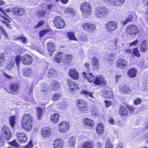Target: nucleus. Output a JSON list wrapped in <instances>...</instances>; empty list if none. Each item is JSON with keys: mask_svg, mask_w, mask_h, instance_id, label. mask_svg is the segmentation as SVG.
<instances>
[{"mask_svg": "<svg viewBox=\"0 0 148 148\" xmlns=\"http://www.w3.org/2000/svg\"><path fill=\"white\" fill-rule=\"evenodd\" d=\"M37 114L38 118V119H41L42 115L43 114V110L40 107H36Z\"/></svg>", "mask_w": 148, "mask_h": 148, "instance_id": "41", "label": "nucleus"}, {"mask_svg": "<svg viewBox=\"0 0 148 148\" xmlns=\"http://www.w3.org/2000/svg\"><path fill=\"white\" fill-rule=\"evenodd\" d=\"M49 90V88L46 84H44L42 86V89L41 91L42 94L43 95H47L49 92L48 90Z\"/></svg>", "mask_w": 148, "mask_h": 148, "instance_id": "35", "label": "nucleus"}, {"mask_svg": "<svg viewBox=\"0 0 148 148\" xmlns=\"http://www.w3.org/2000/svg\"><path fill=\"white\" fill-rule=\"evenodd\" d=\"M118 27V23L114 21H110L106 23L105 29L108 32H112L115 30Z\"/></svg>", "mask_w": 148, "mask_h": 148, "instance_id": "9", "label": "nucleus"}, {"mask_svg": "<svg viewBox=\"0 0 148 148\" xmlns=\"http://www.w3.org/2000/svg\"><path fill=\"white\" fill-rule=\"evenodd\" d=\"M12 11L13 14L19 16L23 15L25 13V10L20 7H14L12 9Z\"/></svg>", "mask_w": 148, "mask_h": 148, "instance_id": "18", "label": "nucleus"}, {"mask_svg": "<svg viewBox=\"0 0 148 148\" xmlns=\"http://www.w3.org/2000/svg\"><path fill=\"white\" fill-rule=\"evenodd\" d=\"M109 13V11L105 7L99 6L95 10V14L97 18H101L105 17Z\"/></svg>", "mask_w": 148, "mask_h": 148, "instance_id": "4", "label": "nucleus"}, {"mask_svg": "<svg viewBox=\"0 0 148 148\" xmlns=\"http://www.w3.org/2000/svg\"><path fill=\"white\" fill-rule=\"evenodd\" d=\"M125 106L129 113L130 114H132L135 111V108L133 106H130L128 104L125 105Z\"/></svg>", "mask_w": 148, "mask_h": 148, "instance_id": "44", "label": "nucleus"}, {"mask_svg": "<svg viewBox=\"0 0 148 148\" xmlns=\"http://www.w3.org/2000/svg\"><path fill=\"white\" fill-rule=\"evenodd\" d=\"M67 37L70 40H74L77 41L75 34L72 32H69L66 33Z\"/></svg>", "mask_w": 148, "mask_h": 148, "instance_id": "36", "label": "nucleus"}, {"mask_svg": "<svg viewBox=\"0 0 148 148\" xmlns=\"http://www.w3.org/2000/svg\"><path fill=\"white\" fill-rule=\"evenodd\" d=\"M86 73L85 71H84L82 73V75L84 79L88 80L89 82H92L94 79V76L92 73Z\"/></svg>", "mask_w": 148, "mask_h": 148, "instance_id": "24", "label": "nucleus"}, {"mask_svg": "<svg viewBox=\"0 0 148 148\" xmlns=\"http://www.w3.org/2000/svg\"><path fill=\"white\" fill-rule=\"evenodd\" d=\"M64 12L67 15L73 16L75 15L74 10L72 8H66L64 9Z\"/></svg>", "mask_w": 148, "mask_h": 148, "instance_id": "30", "label": "nucleus"}, {"mask_svg": "<svg viewBox=\"0 0 148 148\" xmlns=\"http://www.w3.org/2000/svg\"><path fill=\"white\" fill-rule=\"evenodd\" d=\"M104 97L106 99L112 98L114 97L112 92L109 90H107L106 91V92L104 93Z\"/></svg>", "mask_w": 148, "mask_h": 148, "instance_id": "45", "label": "nucleus"}, {"mask_svg": "<svg viewBox=\"0 0 148 148\" xmlns=\"http://www.w3.org/2000/svg\"><path fill=\"white\" fill-rule=\"evenodd\" d=\"M105 148H113V146L109 139L106 142Z\"/></svg>", "mask_w": 148, "mask_h": 148, "instance_id": "56", "label": "nucleus"}, {"mask_svg": "<svg viewBox=\"0 0 148 148\" xmlns=\"http://www.w3.org/2000/svg\"><path fill=\"white\" fill-rule=\"evenodd\" d=\"M116 67L119 69H123L126 68L128 66L127 61L124 59L119 58L115 62Z\"/></svg>", "mask_w": 148, "mask_h": 148, "instance_id": "10", "label": "nucleus"}, {"mask_svg": "<svg viewBox=\"0 0 148 148\" xmlns=\"http://www.w3.org/2000/svg\"><path fill=\"white\" fill-rule=\"evenodd\" d=\"M73 59V55L71 54L66 55L64 57V60L67 63L71 62Z\"/></svg>", "mask_w": 148, "mask_h": 148, "instance_id": "43", "label": "nucleus"}, {"mask_svg": "<svg viewBox=\"0 0 148 148\" xmlns=\"http://www.w3.org/2000/svg\"><path fill=\"white\" fill-rule=\"evenodd\" d=\"M76 104L78 109L81 112L86 113L89 109V107L87 102L84 99H77L76 101Z\"/></svg>", "mask_w": 148, "mask_h": 148, "instance_id": "5", "label": "nucleus"}, {"mask_svg": "<svg viewBox=\"0 0 148 148\" xmlns=\"http://www.w3.org/2000/svg\"><path fill=\"white\" fill-rule=\"evenodd\" d=\"M76 140L73 136L69 138L68 141V144L71 147H74L76 144Z\"/></svg>", "mask_w": 148, "mask_h": 148, "instance_id": "42", "label": "nucleus"}, {"mask_svg": "<svg viewBox=\"0 0 148 148\" xmlns=\"http://www.w3.org/2000/svg\"><path fill=\"white\" fill-rule=\"evenodd\" d=\"M125 32L131 36H136L139 34L140 31L137 26L133 24L128 25L126 28Z\"/></svg>", "mask_w": 148, "mask_h": 148, "instance_id": "6", "label": "nucleus"}, {"mask_svg": "<svg viewBox=\"0 0 148 148\" xmlns=\"http://www.w3.org/2000/svg\"><path fill=\"white\" fill-rule=\"evenodd\" d=\"M60 117V114L58 113H53L51 115L50 119L53 123H57Z\"/></svg>", "mask_w": 148, "mask_h": 148, "instance_id": "28", "label": "nucleus"}, {"mask_svg": "<svg viewBox=\"0 0 148 148\" xmlns=\"http://www.w3.org/2000/svg\"><path fill=\"white\" fill-rule=\"evenodd\" d=\"M8 143L12 147H18L19 144L17 143L15 139H14L11 142H8Z\"/></svg>", "mask_w": 148, "mask_h": 148, "instance_id": "49", "label": "nucleus"}, {"mask_svg": "<svg viewBox=\"0 0 148 148\" xmlns=\"http://www.w3.org/2000/svg\"><path fill=\"white\" fill-rule=\"evenodd\" d=\"M118 111L120 116L122 118L127 117L129 116V113L128 110L127 108H126L123 105H120Z\"/></svg>", "mask_w": 148, "mask_h": 148, "instance_id": "16", "label": "nucleus"}, {"mask_svg": "<svg viewBox=\"0 0 148 148\" xmlns=\"http://www.w3.org/2000/svg\"><path fill=\"white\" fill-rule=\"evenodd\" d=\"M32 73V71L31 69L30 68H26L24 69L23 75L24 76L29 77Z\"/></svg>", "mask_w": 148, "mask_h": 148, "instance_id": "40", "label": "nucleus"}, {"mask_svg": "<svg viewBox=\"0 0 148 148\" xmlns=\"http://www.w3.org/2000/svg\"><path fill=\"white\" fill-rule=\"evenodd\" d=\"M44 47L43 48L42 47H36V48L37 51L40 53H42L44 52Z\"/></svg>", "mask_w": 148, "mask_h": 148, "instance_id": "63", "label": "nucleus"}, {"mask_svg": "<svg viewBox=\"0 0 148 148\" xmlns=\"http://www.w3.org/2000/svg\"><path fill=\"white\" fill-rule=\"evenodd\" d=\"M20 87V84L17 82H15L11 84L9 86V88L12 93H16L19 91Z\"/></svg>", "mask_w": 148, "mask_h": 148, "instance_id": "23", "label": "nucleus"}, {"mask_svg": "<svg viewBox=\"0 0 148 148\" xmlns=\"http://www.w3.org/2000/svg\"><path fill=\"white\" fill-rule=\"evenodd\" d=\"M70 127L69 123L66 121H61L59 124L58 129L59 131L62 132L68 131Z\"/></svg>", "mask_w": 148, "mask_h": 148, "instance_id": "15", "label": "nucleus"}, {"mask_svg": "<svg viewBox=\"0 0 148 148\" xmlns=\"http://www.w3.org/2000/svg\"><path fill=\"white\" fill-rule=\"evenodd\" d=\"M125 2V0H115L114 1H111L110 3L111 4L116 6H120L124 4Z\"/></svg>", "mask_w": 148, "mask_h": 148, "instance_id": "33", "label": "nucleus"}, {"mask_svg": "<svg viewBox=\"0 0 148 148\" xmlns=\"http://www.w3.org/2000/svg\"><path fill=\"white\" fill-rule=\"evenodd\" d=\"M69 75L73 79L77 80L79 78V73L75 69H70L69 71Z\"/></svg>", "mask_w": 148, "mask_h": 148, "instance_id": "21", "label": "nucleus"}, {"mask_svg": "<svg viewBox=\"0 0 148 148\" xmlns=\"http://www.w3.org/2000/svg\"><path fill=\"white\" fill-rule=\"evenodd\" d=\"M33 118L29 114H24L22 117L21 123V127L25 131L30 132L32 128Z\"/></svg>", "mask_w": 148, "mask_h": 148, "instance_id": "1", "label": "nucleus"}, {"mask_svg": "<svg viewBox=\"0 0 148 148\" xmlns=\"http://www.w3.org/2000/svg\"><path fill=\"white\" fill-rule=\"evenodd\" d=\"M61 96V93H55L53 95L52 99V100L56 101L59 99Z\"/></svg>", "mask_w": 148, "mask_h": 148, "instance_id": "52", "label": "nucleus"}, {"mask_svg": "<svg viewBox=\"0 0 148 148\" xmlns=\"http://www.w3.org/2000/svg\"><path fill=\"white\" fill-rule=\"evenodd\" d=\"M147 45H148V39L147 40H143L140 46H147Z\"/></svg>", "mask_w": 148, "mask_h": 148, "instance_id": "62", "label": "nucleus"}, {"mask_svg": "<svg viewBox=\"0 0 148 148\" xmlns=\"http://www.w3.org/2000/svg\"><path fill=\"white\" fill-rule=\"evenodd\" d=\"M40 134L43 138H49L52 134V130L49 127H43L40 130Z\"/></svg>", "mask_w": 148, "mask_h": 148, "instance_id": "14", "label": "nucleus"}, {"mask_svg": "<svg viewBox=\"0 0 148 148\" xmlns=\"http://www.w3.org/2000/svg\"><path fill=\"white\" fill-rule=\"evenodd\" d=\"M120 90L121 91L125 94H129L130 91V89L126 85H124Z\"/></svg>", "mask_w": 148, "mask_h": 148, "instance_id": "39", "label": "nucleus"}, {"mask_svg": "<svg viewBox=\"0 0 148 148\" xmlns=\"http://www.w3.org/2000/svg\"><path fill=\"white\" fill-rule=\"evenodd\" d=\"M45 23V22L43 20H41L39 21L37 24L35 25L34 27V28L36 29L38 28L41 26H43Z\"/></svg>", "mask_w": 148, "mask_h": 148, "instance_id": "50", "label": "nucleus"}, {"mask_svg": "<svg viewBox=\"0 0 148 148\" xmlns=\"http://www.w3.org/2000/svg\"><path fill=\"white\" fill-rule=\"evenodd\" d=\"M133 54L135 56L138 58H139L140 56V52L137 48L136 47L133 50Z\"/></svg>", "mask_w": 148, "mask_h": 148, "instance_id": "55", "label": "nucleus"}, {"mask_svg": "<svg viewBox=\"0 0 148 148\" xmlns=\"http://www.w3.org/2000/svg\"><path fill=\"white\" fill-rule=\"evenodd\" d=\"M0 134V146H3L5 143L4 140L9 141L12 138V132L10 128L4 125L1 128Z\"/></svg>", "mask_w": 148, "mask_h": 148, "instance_id": "2", "label": "nucleus"}, {"mask_svg": "<svg viewBox=\"0 0 148 148\" xmlns=\"http://www.w3.org/2000/svg\"><path fill=\"white\" fill-rule=\"evenodd\" d=\"M142 102V99L141 98H137L134 100L133 103L135 105H137L140 104Z\"/></svg>", "mask_w": 148, "mask_h": 148, "instance_id": "53", "label": "nucleus"}, {"mask_svg": "<svg viewBox=\"0 0 148 148\" xmlns=\"http://www.w3.org/2000/svg\"><path fill=\"white\" fill-rule=\"evenodd\" d=\"M53 23L55 26L58 29H63L65 25L64 21L61 16H56L54 17Z\"/></svg>", "mask_w": 148, "mask_h": 148, "instance_id": "8", "label": "nucleus"}, {"mask_svg": "<svg viewBox=\"0 0 148 148\" xmlns=\"http://www.w3.org/2000/svg\"><path fill=\"white\" fill-rule=\"evenodd\" d=\"M46 11L41 10L38 11L36 13V15L39 17H44L46 13Z\"/></svg>", "mask_w": 148, "mask_h": 148, "instance_id": "54", "label": "nucleus"}, {"mask_svg": "<svg viewBox=\"0 0 148 148\" xmlns=\"http://www.w3.org/2000/svg\"><path fill=\"white\" fill-rule=\"evenodd\" d=\"M92 64L94 69H98L99 68V61L98 59L94 57L92 58L91 61Z\"/></svg>", "mask_w": 148, "mask_h": 148, "instance_id": "32", "label": "nucleus"}, {"mask_svg": "<svg viewBox=\"0 0 148 148\" xmlns=\"http://www.w3.org/2000/svg\"><path fill=\"white\" fill-rule=\"evenodd\" d=\"M17 40L21 41L23 44H26L27 42V38L23 35L19 36L15 39Z\"/></svg>", "mask_w": 148, "mask_h": 148, "instance_id": "37", "label": "nucleus"}, {"mask_svg": "<svg viewBox=\"0 0 148 148\" xmlns=\"http://www.w3.org/2000/svg\"><path fill=\"white\" fill-rule=\"evenodd\" d=\"M61 87L60 83L58 81L53 80L50 82L49 87V90L53 92H56L59 90Z\"/></svg>", "mask_w": 148, "mask_h": 148, "instance_id": "11", "label": "nucleus"}, {"mask_svg": "<svg viewBox=\"0 0 148 148\" xmlns=\"http://www.w3.org/2000/svg\"><path fill=\"white\" fill-rule=\"evenodd\" d=\"M33 147V143L31 140H30L27 144L26 145L24 148H32Z\"/></svg>", "mask_w": 148, "mask_h": 148, "instance_id": "57", "label": "nucleus"}, {"mask_svg": "<svg viewBox=\"0 0 148 148\" xmlns=\"http://www.w3.org/2000/svg\"><path fill=\"white\" fill-rule=\"evenodd\" d=\"M3 75L5 78L8 79H12V77L11 76L8 75L5 72L3 73Z\"/></svg>", "mask_w": 148, "mask_h": 148, "instance_id": "64", "label": "nucleus"}, {"mask_svg": "<svg viewBox=\"0 0 148 148\" xmlns=\"http://www.w3.org/2000/svg\"><path fill=\"white\" fill-rule=\"evenodd\" d=\"M5 54L3 53H0V66H2L5 62Z\"/></svg>", "mask_w": 148, "mask_h": 148, "instance_id": "47", "label": "nucleus"}, {"mask_svg": "<svg viewBox=\"0 0 148 148\" xmlns=\"http://www.w3.org/2000/svg\"><path fill=\"white\" fill-rule=\"evenodd\" d=\"M67 84L69 90L73 93L75 94L77 91L80 89L78 84L72 79H68Z\"/></svg>", "mask_w": 148, "mask_h": 148, "instance_id": "7", "label": "nucleus"}, {"mask_svg": "<svg viewBox=\"0 0 148 148\" xmlns=\"http://www.w3.org/2000/svg\"><path fill=\"white\" fill-rule=\"evenodd\" d=\"M90 111L92 113V115H96L97 113V108L95 107H92L91 108Z\"/></svg>", "mask_w": 148, "mask_h": 148, "instance_id": "58", "label": "nucleus"}, {"mask_svg": "<svg viewBox=\"0 0 148 148\" xmlns=\"http://www.w3.org/2000/svg\"><path fill=\"white\" fill-rule=\"evenodd\" d=\"M104 101L105 103V106L106 108L109 107L112 104V102L110 101L105 100Z\"/></svg>", "mask_w": 148, "mask_h": 148, "instance_id": "60", "label": "nucleus"}, {"mask_svg": "<svg viewBox=\"0 0 148 148\" xmlns=\"http://www.w3.org/2000/svg\"><path fill=\"white\" fill-rule=\"evenodd\" d=\"M22 60L23 64L26 65L31 64L33 60L32 56L27 54H25L23 56Z\"/></svg>", "mask_w": 148, "mask_h": 148, "instance_id": "19", "label": "nucleus"}, {"mask_svg": "<svg viewBox=\"0 0 148 148\" xmlns=\"http://www.w3.org/2000/svg\"><path fill=\"white\" fill-rule=\"evenodd\" d=\"M64 141L62 138H58L56 139L53 144V148H62L64 145Z\"/></svg>", "mask_w": 148, "mask_h": 148, "instance_id": "20", "label": "nucleus"}, {"mask_svg": "<svg viewBox=\"0 0 148 148\" xmlns=\"http://www.w3.org/2000/svg\"><path fill=\"white\" fill-rule=\"evenodd\" d=\"M145 22L147 24H148V7L146 9V12L145 13Z\"/></svg>", "mask_w": 148, "mask_h": 148, "instance_id": "61", "label": "nucleus"}, {"mask_svg": "<svg viewBox=\"0 0 148 148\" xmlns=\"http://www.w3.org/2000/svg\"><path fill=\"white\" fill-rule=\"evenodd\" d=\"M15 121L16 116L15 115L11 116L9 118V124L11 128H13L14 127L16 123Z\"/></svg>", "mask_w": 148, "mask_h": 148, "instance_id": "34", "label": "nucleus"}, {"mask_svg": "<svg viewBox=\"0 0 148 148\" xmlns=\"http://www.w3.org/2000/svg\"><path fill=\"white\" fill-rule=\"evenodd\" d=\"M84 125L88 128H90L95 125L94 121L88 118H86L83 120Z\"/></svg>", "mask_w": 148, "mask_h": 148, "instance_id": "22", "label": "nucleus"}, {"mask_svg": "<svg viewBox=\"0 0 148 148\" xmlns=\"http://www.w3.org/2000/svg\"><path fill=\"white\" fill-rule=\"evenodd\" d=\"M63 53L61 51H59L57 53L54 58L55 62L58 63L62 62L63 61Z\"/></svg>", "mask_w": 148, "mask_h": 148, "instance_id": "25", "label": "nucleus"}, {"mask_svg": "<svg viewBox=\"0 0 148 148\" xmlns=\"http://www.w3.org/2000/svg\"><path fill=\"white\" fill-rule=\"evenodd\" d=\"M16 140L20 144H25L27 141V137L24 132H17L16 134Z\"/></svg>", "mask_w": 148, "mask_h": 148, "instance_id": "12", "label": "nucleus"}, {"mask_svg": "<svg viewBox=\"0 0 148 148\" xmlns=\"http://www.w3.org/2000/svg\"><path fill=\"white\" fill-rule=\"evenodd\" d=\"M50 31L47 29H45L40 31L39 32V36L40 37L42 38L43 36L46 34L48 32Z\"/></svg>", "mask_w": 148, "mask_h": 148, "instance_id": "51", "label": "nucleus"}, {"mask_svg": "<svg viewBox=\"0 0 148 148\" xmlns=\"http://www.w3.org/2000/svg\"><path fill=\"white\" fill-rule=\"evenodd\" d=\"M93 83L96 85H101L106 86L107 84V82L103 77L96 76Z\"/></svg>", "mask_w": 148, "mask_h": 148, "instance_id": "17", "label": "nucleus"}, {"mask_svg": "<svg viewBox=\"0 0 148 148\" xmlns=\"http://www.w3.org/2000/svg\"><path fill=\"white\" fill-rule=\"evenodd\" d=\"M80 10L82 14L85 16V18L90 16L92 12V8L89 3L84 2L80 5Z\"/></svg>", "mask_w": 148, "mask_h": 148, "instance_id": "3", "label": "nucleus"}, {"mask_svg": "<svg viewBox=\"0 0 148 148\" xmlns=\"http://www.w3.org/2000/svg\"><path fill=\"white\" fill-rule=\"evenodd\" d=\"M84 66L86 69L87 72H89L90 71V65L89 63L88 62H86L84 63Z\"/></svg>", "mask_w": 148, "mask_h": 148, "instance_id": "59", "label": "nucleus"}, {"mask_svg": "<svg viewBox=\"0 0 148 148\" xmlns=\"http://www.w3.org/2000/svg\"><path fill=\"white\" fill-rule=\"evenodd\" d=\"M57 71L53 69H50L47 73V77L49 78H53L55 77L58 75Z\"/></svg>", "mask_w": 148, "mask_h": 148, "instance_id": "27", "label": "nucleus"}, {"mask_svg": "<svg viewBox=\"0 0 148 148\" xmlns=\"http://www.w3.org/2000/svg\"><path fill=\"white\" fill-rule=\"evenodd\" d=\"M82 27L84 30L92 33L95 32L96 28V26L94 24L89 22L83 23Z\"/></svg>", "mask_w": 148, "mask_h": 148, "instance_id": "13", "label": "nucleus"}, {"mask_svg": "<svg viewBox=\"0 0 148 148\" xmlns=\"http://www.w3.org/2000/svg\"><path fill=\"white\" fill-rule=\"evenodd\" d=\"M21 56L20 55H17L15 57V61L16 66L18 67H19L20 66V62L21 61Z\"/></svg>", "mask_w": 148, "mask_h": 148, "instance_id": "48", "label": "nucleus"}, {"mask_svg": "<svg viewBox=\"0 0 148 148\" xmlns=\"http://www.w3.org/2000/svg\"><path fill=\"white\" fill-rule=\"evenodd\" d=\"M96 130L97 134H102L104 132V126L101 123H99L97 127Z\"/></svg>", "mask_w": 148, "mask_h": 148, "instance_id": "31", "label": "nucleus"}, {"mask_svg": "<svg viewBox=\"0 0 148 148\" xmlns=\"http://www.w3.org/2000/svg\"><path fill=\"white\" fill-rule=\"evenodd\" d=\"M137 70L134 67L130 69L127 72V75L131 78H135L136 77Z\"/></svg>", "mask_w": 148, "mask_h": 148, "instance_id": "26", "label": "nucleus"}, {"mask_svg": "<svg viewBox=\"0 0 148 148\" xmlns=\"http://www.w3.org/2000/svg\"><path fill=\"white\" fill-rule=\"evenodd\" d=\"M133 19V16L132 14H130L127 18L125 21L123 22V25H125L128 23L131 22Z\"/></svg>", "mask_w": 148, "mask_h": 148, "instance_id": "46", "label": "nucleus"}, {"mask_svg": "<svg viewBox=\"0 0 148 148\" xmlns=\"http://www.w3.org/2000/svg\"><path fill=\"white\" fill-rule=\"evenodd\" d=\"M93 143L92 140L86 141L82 144L81 148H94Z\"/></svg>", "mask_w": 148, "mask_h": 148, "instance_id": "29", "label": "nucleus"}, {"mask_svg": "<svg viewBox=\"0 0 148 148\" xmlns=\"http://www.w3.org/2000/svg\"><path fill=\"white\" fill-rule=\"evenodd\" d=\"M80 95H84L85 96H89L90 97L93 98L92 95V93L91 92H90L88 91L83 90L80 92Z\"/></svg>", "mask_w": 148, "mask_h": 148, "instance_id": "38", "label": "nucleus"}]
</instances>
